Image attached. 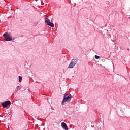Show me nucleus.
<instances>
[{
	"instance_id": "f257e3e1",
	"label": "nucleus",
	"mask_w": 130,
	"mask_h": 130,
	"mask_svg": "<svg viewBox=\"0 0 130 130\" xmlns=\"http://www.w3.org/2000/svg\"><path fill=\"white\" fill-rule=\"evenodd\" d=\"M3 37L5 41H12V40H13V37L10 33H5L4 34H3Z\"/></svg>"
},
{
	"instance_id": "f03ea898",
	"label": "nucleus",
	"mask_w": 130,
	"mask_h": 130,
	"mask_svg": "<svg viewBox=\"0 0 130 130\" xmlns=\"http://www.w3.org/2000/svg\"><path fill=\"white\" fill-rule=\"evenodd\" d=\"M71 97L72 95L71 94H69L68 96L67 95H64V98L62 102V105H64L65 102H70L72 99Z\"/></svg>"
},
{
	"instance_id": "7ed1b4c3",
	"label": "nucleus",
	"mask_w": 130,
	"mask_h": 130,
	"mask_svg": "<svg viewBox=\"0 0 130 130\" xmlns=\"http://www.w3.org/2000/svg\"><path fill=\"white\" fill-rule=\"evenodd\" d=\"M45 23L46 25H48V26H50V27H52V28H54V24L50 22V20H49L48 18L46 17L45 18Z\"/></svg>"
},
{
	"instance_id": "20e7f679",
	"label": "nucleus",
	"mask_w": 130,
	"mask_h": 130,
	"mask_svg": "<svg viewBox=\"0 0 130 130\" xmlns=\"http://www.w3.org/2000/svg\"><path fill=\"white\" fill-rule=\"evenodd\" d=\"M11 104L10 101H6L2 103L3 108H6V107L9 106V105H11Z\"/></svg>"
},
{
	"instance_id": "39448f33",
	"label": "nucleus",
	"mask_w": 130,
	"mask_h": 130,
	"mask_svg": "<svg viewBox=\"0 0 130 130\" xmlns=\"http://www.w3.org/2000/svg\"><path fill=\"white\" fill-rule=\"evenodd\" d=\"M77 64V61H72L71 62V63L69 64V69H73L75 66Z\"/></svg>"
},
{
	"instance_id": "423d86ee",
	"label": "nucleus",
	"mask_w": 130,
	"mask_h": 130,
	"mask_svg": "<svg viewBox=\"0 0 130 130\" xmlns=\"http://www.w3.org/2000/svg\"><path fill=\"white\" fill-rule=\"evenodd\" d=\"M61 126L64 129L69 130V128H68V125H67V124H66V123L63 122L61 123Z\"/></svg>"
},
{
	"instance_id": "0eeeda50",
	"label": "nucleus",
	"mask_w": 130,
	"mask_h": 130,
	"mask_svg": "<svg viewBox=\"0 0 130 130\" xmlns=\"http://www.w3.org/2000/svg\"><path fill=\"white\" fill-rule=\"evenodd\" d=\"M22 76H19V81L20 83H21V82H22Z\"/></svg>"
},
{
	"instance_id": "6e6552de",
	"label": "nucleus",
	"mask_w": 130,
	"mask_h": 130,
	"mask_svg": "<svg viewBox=\"0 0 130 130\" xmlns=\"http://www.w3.org/2000/svg\"><path fill=\"white\" fill-rule=\"evenodd\" d=\"M16 90L17 91H19V90H20V86H17Z\"/></svg>"
},
{
	"instance_id": "1a4fd4ad",
	"label": "nucleus",
	"mask_w": 130,
	"mask_h": 130,
	"mask_svg": "<svg viewBox=\"0 0 130 130\" xmlns=\"http://www.w3.org/2000/svg\"><path fill=\"white\" fill-rule=\"evenodd\" d=\"M95 58H96V59H98V58H99V56L98 55H95Z\"/></svg>"
},
{
	"instance_id": "9d476101",
	"label": "nucleus",
	"mask_w": 130,
	"mask_h": 130,
	"mask_svg": "<svg viewBox=\"0 0 130 130\" xmlns=\"http://www.w3.org/2000/svg\"><path fill=\"white\" fill-rule=\"evenodd\" d=\"M127 50H129V49H127Z\"/></svg>"
}]
</instances>
